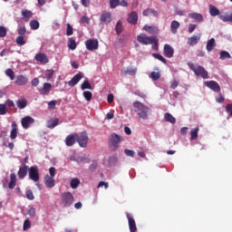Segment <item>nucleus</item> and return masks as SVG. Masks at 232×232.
<instances>
[{
	"instance_id": "nucleus-55",
	"label": "nucleus",
	"mask_w": 232,
	"mask_h": 232,
	"mask_svg": "<svg viewBox=\"0 0 232 232\" xmlns=\"http://www.w3.org/2000/svg\"><path fill=\"white\" fill-rule=\"evenodd\" d=\"M150 14H154L155 15L157 14V12L152 10V9H147V10H144L142 12V14L145 15V16H148L150 15Z\"/></svg>"
},
{
	"instance_id": "nucleus-37",
	"label": "nucleus",
	"mask_w": 232,
	"mask_h": 232,
	"mask_svg": "<svg viewBox=\"0 0 232 232\" xmlns=\"http://www.w3.org/2000/svg\"><path fill=\"white\" fill-rule=\"evenodd\" d=\"M81 90H92V87L88 80H84L81 84Z\"/></svg>"
},
{
	"instance_id": "nucleus-64",
	"label": "nucleus",
	"mask_w": 232,
	"mask_h": 232,
	"mask_svg": "<svg viewBox=\"0 0 232 232\" xmlns=\"http://www.w3.org/2000/svg\"><path fill=\"white\" fill-rule=\"evenodd\" d=\"M56 107V101L53 100L49 102V110H55Z\"/></svg>"
},
{
	"instance_id": "nucleus-38",
	"label": "nucleus",
	"mask_w": 232,
	"mask_h": 232,
	"mask_svg": "<svg viewBox=\"0 0 232 232\" xmlns=\"http://www.w3.org/2000/svg\"><path fill=\"white\" fill-rule=\"evenodd\" d=\"M80 185V179L75 178L71 179V188L76 189Z\"/></svg>"
},
{
	"instance_id": "nucleus-33",
	"label": "nucleus",
	"mask_w": 232,
	"mask_h": 232,
	"mask_svg": "<svg viewBox=\"0 0 232 232\" xmlns=\"http://www.w3.org/2000/svg\"><path fill=\"white\" fill-rule=\"evenodd\" d=\"M28 104L27 100H18L16 101V106H18V110H24Z\"/></svg>"
},
{
	"instance_id": "nucleus-27",
	"label": "nucleus",
	"mask_w": 232,
	"mask_h": 232,
	"mask_svg": "<svg viewBox=\"0 0 232 232\" xmlns=\"http://www.w3.org/2000/svg\"><path fill=\"white\" fill-rule=\"evenodd\" d=\"M143 30L150 33V34L159 33V29L156 26L144 25Z\"/></svg>"
},
{
	"instance_id": "nucleus-28",
	"label": "nucleus",
	"mask_w": 232,
	"mask_h": 232,
	"mask_svg": "<svg viewBox=\"0 0 232 232\" xmlns=\"http://www.w3.org/2000/svg\"><path fill=\"white\" fill-rule=\"evenodd\" d=\"M209 14L211 16H218L220 14V10L213 5H209Z\"/></svg>"
},
{
	"instance_id": "nucleus-9",
	"label": "nucleus",
	"mask_w": 232,
	"mask_h": 232,
	"mask_svg": "<svg viewBox=\"0 0 232 232\" xmlns=\"http://www.w3.org/2000/svg\"><path fill=\"white\" fill-rule=\"evenodd\" d=\"M155 36H147L145 34H140L137 36V41L142 44H150Z\"/></svg>"
},
{
	"instance_id": "nucleus-60",
	"label": "nucleus",
	"mask_w": 232,
	"mask_h": 232,
	"mask_svg": "<svg viewBox=\"0 0 232 232\" xmlns=\"http://www.w3.org/2000/svg\"><path fill=\"white\" fill-rule=\"evenodd\" d=\"M27 214L29 215V217L34 218L35 217V208H29V210H27Z\"/></svg>"
},
{
	"instance_id": "nucleus-61",
	"label": "nucleus",
	"mask_w": 232,
	"mask_h": 232,
	"mask_svg": "<svg viewBox=\"0 0 232 232\" xmlns=\"http://www.w3.org/2000/svg\"><path fill=\"white\" fill-rule=\"evenodd\" d=\"M22 15H24V17L30 18L32 17L33 14L31 11L25 10L22 12Z\"/></svg>"
},
{
	"instance_id": "nucleus-50",
	"label": "nucleus",
	"mask_w": 232,
	"mask_h": 232,
	"mask_svg": "<svg viewBox=\"0 0 232 232\" xmlns=\"http://www.w3.org/2000/svg\"><path fill=\"white\" fill-rule=\"evenodd\" d=\"M215 99L216 102H218V104H222V102H225L226 101L225 96L222 95V93H219Z\"/></svg>"
},
{
	"instance_id": "nucleus-41",
	"label": "nucleus",
	"mask_w": 232,
	"mask_h": 232,
	"mask_svg": "<svg viewBox=\"0 0 232 232\" xmlns=\"http://www.w3.org/2000/svg\"><path fill=\"white\" fill-rule=\"evenodd\" d=\"M152 44L151 48L155 51H159V39L157 37H153L151 44Z\"/></svg>"
},
{
	"instance_id": "nucleus-46",
	"label": "nucleus",
	"mask_w": 232,
	"mask_h": 232,
	"mask_svg": "<svg viewBox=\"0 0 232 232\" xmlns=\"http://www.w3.org/2000/svg\"><path fill=\"white\" fill-rule=\"evenodd\" d=\"M68 46H69V49H71V50H75L76 47H77L76 41L73 40V39H72V38L69 39V44H68Z\"/></svg>"
},
{
	"instance_id": "nucleus-13",
	"label": "nucleus",
	"mask_w": 232,
	"mask_h": 232,
	"mask_svg": "<svg viewBox=\"0 0 232 232\" xmlns=\"http://www.w3.org/2000/svg\"><path fill=\"white\" fill-rule=\"evenodd\" d=\"M22 167H20V169H18V179H24V178L27 176V172L29 170V168L27 165H25L24 162H22Z\"/></svg>"
},
{
	"instance_id": "nucleus-40",
	"label": "nucleus",
	"mask_w": 232,
	"mask_h": 232,
	"mask_svg": "<svg viewBox=\"0 0 232 232\" xmlns=\"http://www.w3.org/2000/svg\"><path fill=\"white\" fill-rule=\"evenodd\" d=\"M5 75H7V77H10L11 81H14L15 79V73L11 68H8L5 71Z\"/></svg>"
},
{
	"instance_id": "nucleus-59",
	"label": "nucleus",
	"mask_w": 232,
	"mask_h": 232,
	"mask_svg": "<svg viewBox=\"0 0 232 232\" xmlns=\"http://www.w3.org/2000/svg\"><path fill=\"white\" fill-rule=\"evenodd\" d=\"M226 111L227 113H229L230 117H232V103L226 105Z\"/></svg>"
},
{
	"instance_id": "nucleus-51",
	"label": "nucleus",
	"mask_w": 232,
	"mask_h": 232,
	"mask_svg": "<svg viewBox=\"0 0 232 232\" xmlns=\"http://www.w3.org/2000/svg\"><path fill=\"white\" fill-rule=\"evenodd\" d=\"M124 154H125L127 157L134 158V156H135V151L132 150L125 149V150H124Z\"/></svg>"
},
{
	"instance_id": "nucleus-21",
	"label": "nucleus",
	"mask_w": 232,
	"mask_h": 232,
	"mask_svg": "<svg viewBox=\"0 0 232 232\" xmlns=\"http://www.w3.org/2000/svg\"><path fill=\"white\" fill-rule=\"evenodd\" d=\"M44 181H45V187H47V188H54L55 180L53 177H50L49 175L45 176Z\"/></svg>"
},
{
	"instance_id": "nucleus-63",
	"label": "nucleus",
	"mask_w": 232,
	"mask_h": 232,
	"mask_svg": "<svg viewBox=\"0 0 232 232\" xmlns=\"http://www.w3.org/2000/svg\"><path fill=\"white\" fill-rule=\"evenodd\" d=\"M196 28H197V24H189L188 27V32L189 34H192V33L196 30Z\"/></svg>"
},
{
	"instance_id": "nucleus-25",
	"label": "nucleus",
	"mask_w": 232,
	"mask_h": 232,
	"mask_svg": "<svg viewBox=\"0 0 232 232\" xmlns=\"http://www.w3.org/2000/svg\"><path fill=\"white\" fill-rule=\"evenodd\" d=\"M180 27V23L174 20L171 22L170 24V31L172 34H177L178 33V29Z\"/></svg>"
},
{
	"instance_id": "nucleus-43",
	"label": "nucleus",
	"mask_w": 232,
	"mask_h": 232,
	"mask_svg": "<svg viewBox=\"0 0 232 232\" xmlns=\"http://www.w3.org/2000/svg\"><path fill=\"white\" fill-rule=\"evenodd\" d=\"M219 18H220L223 22H231V23H232V14L220 15Z\"/></svg>"
},
{
	"instance_id": "nucleus-19",
	"label": "nucleus",
	"mask_w": 232,
	"mask_h": 232,
	"mask_svg": "<svg viewBox=\"0 0 232 232\" xmlns=\"http://www.w3.org/2000/svg\"><path fill=\"white\" fill-rule=\"evenodd\" d=\"M76 141V134H71L65 138V145L67 147H72Z\"/></svg>"
},
{
	"instance_id": "nucleus-17",
	"label": "nucleus",
	"mask_w": 232,
	"mask_h": 232,
	"mask_svg": "<svg viewBox=\"0 0 232 232\" xmlns=\"http://www.w3.org/2000/svg\"><path fill=\"white\" fill-rule=\"evenodd\" d=\"M17 135H18L17 123L15 121H13V123H11V133H10L11 140H16Z\"/></svg>"
},
{
	"instance_id": "nucleus-30",
	"label": "nucleus",
	"mask_w": 232,
	"mask_h": 232,
	"mask_svg": "<svg viewBox=\"0 0 232 232\" xmlns=\"http://www.w3.org/2000/svg\"><path fill=\"white\" fill-rule=\"evenodd\" d=\"M164 119H165L166 122H170V124L176 123V118L169 112H166L164 114Z\"/></svg>"
},
{
	"instance_id": "nucleus-18",
	"label": "nucleus",
	"mask_w": 232,
	"mask_h": 232,
	"mask_svg": "<svg viewBox=\"0 0 232 232\" xmlns=\"http://www.w3.org/2000/svg\"><path fill=\"white\" fill-rule=\"evenodd\" d=\"M34 59H36V61L40 62L42 64H45L49 62L47 55L43 53H36V55H34Z\"/></svg>"
},
{
	"instance_id": "nucleus-23",
	"label": "nucleus",
	"mask_w": 232,
	"mask_h": 232,
	"mask_svg": "<svg viewBox=\"0 0 232 232\" xmlns=\"http://www.w3.org/2000/svg\"><path fill=\"white\" fill-rule=\"evenodd\" d=\"M188 17L191 19H194L198 23L202 22L204 19L203 15L201 14H198V13L188 14Z\"/></svg>"
},
{
	"instance_id": "nucleus-36",
	"label": "nucleus",
	"mask_w": 232,
	"mask_h": 232,
	"mask_svg": "<svg viewBox=\"0 0 232 232\" xmlns=\"http://www.w3.org/2000/svg\"><path fill=\"white\" fill-rule=\"evenodd\" d=\"M42 90L44 91V95H48L52 90V84L49 82L44 83V88H42Z\"/></svg>"
},
{
	"instance_id": "nucleus-57",
	"label": "nucleus",
	"mask_w": 232,
	"mask_h": 232,
	"mask_svg": "<svg viewBox=\"0 0 232 232\" xmlns=\"http://www.w3.org/2000/svg\"><path fill=\"white\" fill-rule=\"evenodd\" d=\"M120 0H110V7L116 8L119 5Z\"/></svg>"
},
{
	"instance_id": "nucleus-7",
	"label": "nucleus",
	"mask_w": 232,
	"mask_h": 232,
	"mask_svg": "<svg viewBox=\"0 0 232 232\" xmlns=\"http://www.w3.org/2000/svg\"><path fill=\"white\" fill-rule=\"evenodd\" d=\"M84 44L88 51L99 49V41L97 39H88L84 42Z\"/></svg>"
},
{
	"instance_id": "nucleus-20",
	"label": "nucleus",
	"mask_w": 232,
	"mask_h": 232,
	"mask_svg": "<svg viewBox=\"0 0 232 232\" xmlns=\"http://www.w3.org/2000/svg\"><path fill=\"white\" fill-rule=\"evenodd\" d=\"M138 14L134 11L130 12L128 15L127 21L131 24H136L138 23Z\"/></svg>"
},
{
	"instance_id": "nucleus-2",
	"label": "nucleus",
	"mask_w": 232,
	"mask_h": 232,
	"mask_svg": "<svg viewBox=\"0 0 232 232\" xmlns=\"http://www.w3.org/2000/svg\"><path fill=\"white\" fill-rule=\"evenodd\" d=\"M188 66L191 69L195 75L198 77H201V79H208V72L200 65H195L193 63H188Z\"/></svg>"
},
{
	"instance_id": "nucleus-49",
	"label": "nucleus",
	"mask_w": 232,
	"mask_h": 232,
	"mask_svg": "<svg viewBox=\"0 0 232 232\" xmlns=\"http://www.w3.org/2000/svg\"><path fill=\"white\" fill-rule=\"evenodd\" d=\"M8 109L5 104H0V115H6Z\"/></svg>"
},
{
	"instance_id": "nucleus-31",
	"label": "nucleus",
	"mask_w": 232,
	"mask_h": 232,
	"mask_svg": "<svg viewBox=\"0 0 232 232\" xmlns=\"http://www.w3.org/2000/svg\"><path fill=\"white\" fill-rule=\"evenodd\" d=\"M199 128L196 127L190 130V140H196L198 138Z\"/></svg>"
},
{
	"instance_id": "nucleus-24",
	"label": "nucleus",
	"mask_w": 232,
	"mask_h": 232,
	"mask_svg": "<svg viewBox=\"0 0 232 232\" xmlns=\"http://www.w3.org/2000/svg\"><path fill=\"white\" fill-rule=\"evenodd\" d=\"M200 41V35H193L188 39V44L192 46L197 44Z\"/></svg>"
},
{
	"instance_id": "nucleus-22",
	"label": "nucleus",
	"mask_w": 232,
	"mask_h": 232,
	"mask_svg": "<svg viewBox=\"0 0 232 232\" xmlns=\"http://www.w3.org/2000/svg\"><path fill=\"white\" fill-rule=\"evenodd\" d=\"M137 71L138 69L136 67H129L124 72H121V75H123L124 77H126V75H130L131 77H134V75H136L137 73Z\"/></svg>"
},
{
	"instance_id": "nucleus-12",
	"label": "nucleus",
	"mask_w": 232,
	"mask_h": 232,
	"mask_svg": "<svg viewBox=\"0 0 232 232\" xmlns=\"http://www.w3.org/2000/svg\"><path fill=\"white\" fill-rule=\"evenodd\" d=\"M174 48L170 44H164L163 54L167 58H171L174 56Z\"/></svg>"
},
{
	"instance_id": "nucleus-14",
	"label": "nucleus",
	"mask_w": 232,
	"mask_h": 232,
	"mask_svg": "<svg viewBox=\"0 0 232 232\" xmlns=\"http://www.w3.org/2000/svg\"><path fill=\"white\" fill-rule=\"evenodd\" d=\"M100 22L102 24H107L111 22V14L108 12H103L100 16Z\"/></svg>"
},
{
	"instance_id": "nucleus-4",
	"label": "nucleus",
	"mask_w": 232,
	"mask_h": 232,
	"mask_svg": "<svg viewBox=\"0 0 232 232\" xmlns=\"http://www.w3.org/2000/svg\"><path fill=\"white\" fill-rule=\"evenodd\" d=\"M62 198V205L63 208H71L74 202V196L72 192H63L61 195Z\"/></svg>"
},
{
	"instance_id": "nucleus-47",
	"label": "nucleus",
	"mask_w": 232,
	"mask_h": 232,
	"mask_svg": "<svg viewBox=\"0 0 232 232\" xmlns=\"http://www.w3.org/2000/svg\"><path fill=\"white\" fill-rule=\"evenodd\" d=\"M152 56L155 59H158V60L161 61L162 63H167V59L164 58L161 54H160V53H152Z\"/></svg>"
},
{
	"instance_id": "nucleus-45",
	"label": "nucleus",
	"mask_w": 232,
	"mask_h": 232,
	"mask_svg": "<svg viewBox=\"0 0 232 232\" xmlns=\"http://www.w3.org/2000/svg\"><path fill=\"white\" fill-rule=\"evenodd\" d=\"M150 77L152 79V81H159V79H160L161 74L160 72H152L150 73Z\"/></svg>"
},
{
	"instance_id": "nucleus-26",
	"label": "nucleus",
	"mask_w": 232,
	"mask_h": 232,
	"mask_svg": "<svg viewBox=\"0 0 232 232\" xmlns=\"http://www.w3.org/2000/svg\"><path fill=\"white\" fill-rule=\"evenodd\" d=\"M216 47L215 38H211L207 42L206 49L208 52H211Z\"/></svg>"
},
{
	"instance_id": "nucleus-32",
	"label": "nucleus",
	"mask_w": 232,
	"mask_h": 232,
	"mask_svg": "<svg viewBox=\"0 0 232 232\" xmlns=\"http://www.w3.org/2000/svg\"><path fill=\"white\" fill-rule=\"evenodd\" d=\"M59 124V119H54V120H49L47 121V128H49L50 130H53V128H56V126H58Z\"/></svg>"
},
{
	"instance_id": "nucleus-8",
	"label": "nucleus",
	"mask_w": 232,
	"mask_h": 232,
	"mask_svg": "<svg viewBox=\"0 0 232 232\" xmlns=\"http://www.w3.org/2000/svg\"><path fill=\"white\" fill-rule=\"evenodd\" d=\"M204 85L207 86V88H209L212 92H215L216 93H219L221 92V87L218 82L215 81H207L204 82Z\"/></svg>"
},
{
	"instance_id": "nucleus-39",
	"label": "nucleus",
	"mask_w": 232,
	"mask_h": 232,
	"mask_svg": "<svg viewBox=\"0 0 232 232\" xmlns=\"http://www.w3.org/2000/svg\"><path fill=\"white\" fill-rule=\"evenodd\" d=\"M83 98L85 99V101H87V102H90L92 99V92L90 91H84L82 92Z\"/></svg>"
},
{
	"instance_id": "nucleus-62",
	"label": "nucleus",
	"mask_w": 232,
	"mask_h": 232,
	"mask_svg": "<svg viewBox=\"0 0 232 232\" xmlns=\"http://www.w3.org/2000/svg\"><path fill=\"white\" fill-rule=\"evenodd\" d=\"M26 33V29L24 26H22L18 29V34H20L19 36H24Z\"/></svg>"
},
{
	"instance_id": "nucleus-35",
	"label": "nucleus",
	"mask_w": 232,
	"mask_h": 232,
	"mask_svg": "<svg viewBox=\"0 0 232 232\" xmlns=\"http://www.w3.org/2000/svg\"><path fill=\"white\" fill-rule=\"evenodd\" d=\"M115 31H116L117 34H121L122 33V31H123V24H122V22L121 20H119L116 23Z\"/></svg>"
},
{
	"instance_id": "nucleus-1",
	"label": "nucleus",
	"mask_w": 232,
	"mask_h": 232,
	"mask_svg": "<svg viewBox=\"0 0 232 232\" xmlns=\"http://www.w3.org/2000/svg\"><path fill=\"white\" fill-rule=\"evenodd\" d=\"M135 113H137L138 117L146 121L149 118V114L150 111V108L146 106L144 103L140 102H134L132 103Z\"/></svg>"
},
{
	"instance_id": "nucleus-6",
	"label": "nucleus",
	"mask_w": 232,
	"mask_h": 232,
	"mask_svg": "<svg viewBox=\"0 0 232 232\" xmlns=\"http://www.w3.org/2000/svg\"><path fill=\"white\" fill-rule=\"evenodd\" d=\"M29 179L33 180L34 183L39 182L40 174L37 166H31V168H29Z\"/></svg>"
},
{
	"instance_id": "nucleus-15",
	"label": "nucleus",
	"mask_w": 232,
	"mask_h": 232,
	"mask_svg": "<svg viewBox=\"0 0 232 232\" xmlns=\"http://www.w3.org/2000/svg\"><path fill=\"white\" fill-rule=\"evenodd\" d=\"M81 79H82V74L81 72L76 73L67 84L71 86V88H73V86H76L78 82H80Z\"/></svg>"
},
{
	"instance_id": "nucleus-44",
	"label": "nucleus",
	"mask_w": 232,
	"mask_h": 232,
	"mask_svg": "<svg viewBox=\"0 0 232 232\" xmlns=\"http://www.w3.org/2000/svg\"><path fill=\"white\" fill-rule=\"evenodd\" d=\"M221 60H225V59H230L231 58V54L227 52V51H222L220 52V57Z\"/></svg>"
},
{
	"instance_id": "nucleus-16",
	"label": "nucleus",
	"mask_w": 232,
	"mask_h": 232,
	"mask_svg": "<svg viewBox=\"0 0 232 232\" xmlns=\"http://www.w3.org/2000/svg\"><path fill=\"white\" fill-rule=\"evenodd\" d=\"M28 82V78L24 75L16 76V81H14V84L16 86H25Z\"/></svg>"
},
{
	"instance_id": "nucleus-56",
	"label": "nucleus",
	"mask_w": 232,
	"mask_h": 232,
	"mask_svg": "<svg viewBox=\"0 0 232 232\" xmlns=\"http://www.w3.org/2000/svg\"><path fill=\"white\" fill-rule=\"evenodd\" d=\"M7 34V30L5 26L0 25V37H5Z\"/></svg>"
},
{
	"instance_id": "nucleus-3",
	"label": "nucleus",
	"mask_w": 232,
	"mask_h": 232,
	"mask_svg": "<svg viewBox=\"0 0 232 232\" xmlns=\"http://www.w3.org/2000/svg\"><path fill=\"white\" fill-rule=\"evenodd\" d=\"M123 141V138L116 133H111L109 137V146L111 151L119 149L120 143Z\"/></svg>"
},
{
	"instance_id": "nucleus-53",
	"label": "nucleus",
	"mask_w": 232,
	"mask_h": 232,
	"mask_svg": "<svg viewBox=\"0 0 232 232\" xmlns=\"http://www.w3.org/2000/svg\"><path fill=\"white\" fill-rule=\"evenodd\" d=\"M25 197H26L29 200H31V201H33V200L34 199V193H33V191H32L31 189H29V190H27V192H25Z\"/></svg>"
},
{
	"instance_id": "nucleus-11",
	"label": "nucleus",
	"mask_w": 232,
	"mask_h": 232,
	"mask_svg": "<svg viewBox=\"0 0 232 232\" xmlns=\"http://www.w3.org/2000/svg\"><path fill=\"white\" fill-rule=\"evenodd\" d=\"M34 120L31 116H25L22 118V128L24 130H28L30 128L31 124H34Z\"/></svg>"
},
{
	"instance_id": "nucleus-48",
	"label": "nucleus",
	"mask_w": 232,
	"mask_h": 232,
	"mask_svg": "<svg viewBox=\"0 0 232 232\" xmlns=\"http://www.w3.org/2000/svg\"><path fill=\"white\" fill-rule=\"evenodd\" d=\"M29 24L31 25V29H34V30H37L40 26L39 22L35 21V20L31 21V23H29Z\"/></svg>"
},
{
	"instance_id": "nucleus-34",
	"label": "nucleus",
	"mask_w": 232,
	"mask_h": 232,
	"mask_svg": "<svg viewBox=\"0 0 232 232\" xmlns=\"http://www.w3.org/2000/svg\"><path fill=\"white\" fill-rule=\"evenodd\" d=\"M90 162V159H89V155H82L77 158V163H89Z\"/></svg>"
},
{
	"instance_id": "nucleus-10",
	"label": "nucleus",
	"mask_w": 232,
	"mask_h": 232,
	"mask_svg": "<svg viewBox=\"0 0 232 232\" xmlns=\"http://www.w3.org/2000/svg\"><path fill=\"white\" fill-rule=\"evenodd\" d=\"M128 220V226L130 232H137V225L134 218H131L130 214L126 215Z\"/></svg>"
},
{
	"instance_id": "nucleus-42",
	"label": "nucleus",
	"mask_w": 232,
	"mask_h": 232,
	"mask_svg": "<svg viewBox=\"0 0 232 232\" xmlns=\"http://www.w3.org/2000/svg\"><path fill=\"white\" fill-rule=\"evenodd\" d=\"M25 44H26V41L24 40V36L18 35V37H16V44L22 46V45H24Z\"/></svg>"
},
{
	"instance_id": "nucleus-5",
	"label": "nucleus",
	"mask_w": 232,
	"mask_h": 232,
	"mask_svg": "<svg viewBox=\"0 0 232 232\" xmlns=\"http://www.w3.org/2000/svg\"><path fill=\"white\" fill-rule=\"evenodd\" d=\"M76 142L79 144L81 148H86L89 141V137L87 132H81L79 134H75Z\"/></svg>"
},
{
	"instance_id": "nucleus-58",
	"label": "nucleus",
	"mask_w": 232,
	"mask_h": 232,
	"mask_svg": "<svg viewBox=\"0 0 232 232\" xmlns=\"http://www.w3.org/2000/svg\"><path fill=\"white\" fill-rule=\"evenodd\" d=\"M67 36L72 35L73 34V28L70 24H67Z\"/></svg>"
},
{
	"instance_id": "nucleus-54",
	"label": "nucleus",
	"mask_w": 232,
	"mask_h": 232,
	"mask_svg": "<svg viewBox=\"0 0 232 232\" xmlns=\"http://www.w3.org/2000/svg\"><path fill=\"white\" fill-rule=\"evenodd\" d=\"M31 227V222L29 219H25V221H24V231H27L29 230Z\"/></svg>"
},
{
	"instance_id": "nucleus-52",
	"label": "nucleus",
	"mask_w": 232,
	"mask_h": 232,
	"mask_svg": "<svg viewBox=\"0 0 232 232\" xmlns=\"http://www.w3.org/2000/svg\"><path fill=\"white\" fill-rule=\"evenodd\" d=\"M53 74H54L53 70H47V72H45V79H47V81H49L50 79H52L53 77Z\"/></svg>"
},
{
	"instance_id": "nucleus-29",
	"label": "nucleus",
	"mask_w": 232,
	"mask_h": 232,
	"mask_svg": "<svg viewBox=\"0 0 232 232\" xmlns=\"http://www.w3.org/2000/svg\"><path fill=\"white\" fill-rule=\"evenodd\" d=\"M16 186V175L15 173H11V176H10V183H9V186L8 188L10 189H14Z\"/></svg>"
}]
</instances>
